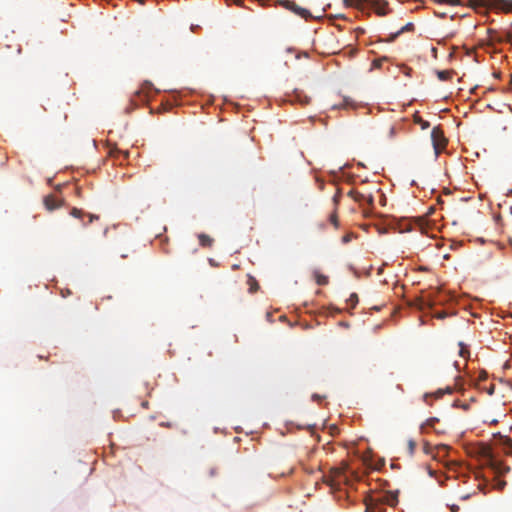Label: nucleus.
Here are the masks:
<instances>
[{
	"mask_svg": "<svg viewBox=\"0 0 512 512\" xmlns=\"http://www.w3.org/2000/svg\"><path fill=\"white\" fill-rule=\"evenodd\" d=\"M436 318L438 319H444L446 317V313L445 312H439L435 315Z\"/></svg>",
	"mask_w": 512,
	"mask_h": 512,
	"instance_id": "nucleus-29",
	"label": "nucleus"
},
{
	"mask_svg": "<svg viewBox=\"0 0 512 512\" xmlns=\"http://www.w3.org/2000/svg\"><path fill=\"white\" fill-rule=\"evenodd\" d=\"M438 451H447L448 447L446 445H439L436 447Z\"/></svg>",
	"mask_w": 512,
	"mask_h": 512,
	"instance_id": "nucleus-31",
	"label": "nucleus"
},
{
	"mask_svg": "<svg viewBox=\"0 0 512 512\" xmlns=\"http://www.w3.org/2000/svg\"><path fill=\"white\" fill-rule=\"evenodd\" d=\"M69 294H71L70 290L65 291V293H64V291H62V295H63L64 297H65L66 295H69Z\"/></svg>",
	"mask_w": 512,
	"mask_h": 512,
	"instance_id": "nucleus-34",
	"label": "nucleus"
},
{
	"mask_svg": "<svg viewBox=\"0 0 512 512\" xmlns=\"http://www.w3.org/2000/svg\"><path fill=\"white\" fill-rule=\"evenodd\" d=\"M142 406H143V407H145V408H147V407H148V402H143V403H142Z\"/></svg>",
	"mask_w": 512,
	"mask_h": 512,
	"instance_id": "nucleus-36",
	"label": "nucleus"
},
{
	"mask_svg": "<svg viewBox=\"0 0 512 512\" xmlns=\"http://www.w3.org/2000/svg\"><path fill=\"white\" fill-rule=\"evenodd\" d=\"M423 450L426 454H429L430 453V446L428 443H425L424 446H423Z\"/></svg>",
	"mask_w": 512,
	"mask_h": 512,
	"instance_id": "nucleus-30",
	"label": "nucleus"
},
{
	"mask_svg": "<svg viewBox=\"0 0 512 512\" xmlns=\"http://www.w3.org/2000/svg\"><path fill=\"white\" fill-rule=\"evenodd\" d=\"M377 506H373L371 504L366 505V512H376Z\"/></svg>",
	"mask_w": 512,
	"mask_h": 512,
	"instance_id": "nucleus-27",
	"label": "nucleus"
},
{
	"mask_svg": "<svg viewBox=\"0 0 512 512\" xmlns=\"http://www.w3.org/2000/svg\"><path fill=\"white\" fill-rule=\"evenodd\" d=\"M313 398H315L316 400L320 399V397L318 395H314Z\"/></svg>",
	"mask_w": 512,
	"mask_h": 512,
	"instance_id": "nucleus-38",
	"label": "nucleus"
},
{
	"mask_svg": "<svg viewBox=\"0 0 512 512\" xmlns=\"http://www.w3.org/2000/svg\"><path fill=\"white\" fill-rule=\"evenodd\" d=\"M308 102H309V101H308V98H307V97H305V101H303V103H308Z\"/></svg>",
	"mask_w": 512,
	"mask_h": 512,
	"instance_id": "nucleus-39",
	"label": "nucleus"
},
{
	"mask_svg": "<svg viewBox=\"0 0 512 512\" xmlns=\"http://www.w3.org/2000/svg\"><path fill=\"white\" fill-rule=\"evenodd\" d=\"M348 196L360 204L364 202H366L369 205L373 204V196L371 194H365L357 190H350L348 192Z\"/></svg>",
	"mask_w": 512,
	"mask_h": 512,
	"instance_id": "nucleus-3",
	"label": "nucleus"
},
{
	"mask_svg": "<svg viewBox=\"0 0 512 512\" xmlns=\"http://www.w3.org/2000/svg\"><path fill=\"white\" fill-rule=\"evenodd\" d=\"M43 203L48 211H53L61 207L63 202L62 200L56 198L54 195L50 194L44 197Z\"/></svg>",
	"mask_w": 512,
	"mask_h": 512,
	"instance_id": "nucleus-5",
	"label": "nucleus"
},
{
	"mask_svg": "<svg viewBox=\"0 0 512 512\" xmlns=\"http://www.w3.org/2000/svg\"><path fill=\"white\" fill-rule=\"evenodd\" d=\"M288 8L306 20L312 18L311 13L307 9L299 7L294 2H289Z\"/></svg>",
	"mask_w": 512,
	"mask_h": 512,
	"instance_id": "nucleus-6",
	"label": "nucleus"
},
{
	"mask_svg": "<svg viewBox=\"0 0 512 512\" xmlns=\"http://www.w3.org/2000/svg\"><path fill=\"white\" fill-rule=\"evenodd\" d=\"M340 198H341V193H340V191L338 190V191L336 192V194L333 196V202H334L335 206H337V205H338V203H339V201H340Z\"/></svg>",
	"mask_w": 512,
	"mask_h": 512,
	"instance_id": "nucleus-25",
	"label": "nucleus"
},
{
	"mask_svg": "<svg viewBox=\"0 0 512 512\" xmlns=\"http://www.w3.org/2000/svg\"><path fill=\"white\" fill-rule=\"evenodd\" d=\"M366 0H343L345 6L354 7L358 10H363Z\"/></svg>",
	"mask_w": 512,
	"mask_h": 512,
	"instance_id": "nucleus-11",
	"label": "nucleus"
},
{
	"mask_svg": "<svg viewBox=\"0 0 512 512\" xmlns=\"http://www.w3.org/2000/svg\"><path fill=\"white\" fill-rule=\"evenodd\" d=\"M450 510H451L452 512H457V511H459V506L454 505V504H453V505H450Z\"/></svg>",
	"mask_w": 512,
	"mask_h": 512,
	"instance_id": "nucleus-32",
	"label": "nucleus"
},
{
	"mask_svg": "<svg viewBox=\"0 0 512 512\" xmlns=\"http://www.w3.org/2000/svg\"><path fill=\"white\" fill-rule=\"evenodd\" d=\"M470 4L472 5H484L483 0H470Z\"/></svg>",
	"mask_w": 512,
	"mask_h": 512,
	"instance_id": "nucleus-28",
	"label": "nucleus"
},
{
	"mask_svg": "<svg viewBox=\"0 0 512 512\" xmlns=\"http://www.w3.org/2000/svg\"><path fill=\"white\" fill-rule=\"evenodd\" d=\"M491 4L497 6L504 12H512V0H491Z\"/></svg>",
	"mask_w": 512,
	"mask_h": 512,
	"instance_id": "nucleus-8",
	"label": "nucleus"
},
{
	"mask_svg": "<svg viewBox=\"0 0 512 512\" xmlns=\"http://www.w3.org/2000/svg\"><path fill=\"white\" fill-rule=\"evenodd\" d=\"M453 75H454L453 70L437 71V77L440 81H448V80L452 79Z\"/></svg>",
	"mask_w": 512,
	"mask_h": 512,
	"instance_id": "nucleus-12",
	"label": "nucleus"
},
{
	"mask_svg": "<svg viewBox=\"0 0 512 512\" xmlns=\"http://www.w3.org/2000/svg\"><path fill=\"white\" fill-rule=\"evenodd\" d=\"M198 240H199V244L202 247H211L214 243L213 238H211L209 235L204 234V233L198 234Z\"/></svg>",
	"mask_w": 512,
	"mask_h": 512,
	"instance_id": "nucleus-10",
	"label": "nucleus"
},
{
	"mask_svg": "<svg viewBox=\"0 0 512 512\" xmlns=\"http://www.w3.org/2000/svg\"><path fill=\"white\" fill-rule=\"evenodd\" d=\"M350 238H351V236H350V235H345V236L343 237V242H344V243L349 242V241H350Z\"/></svg>",
	"mask_w": 512,
	"mask_h": 512,
	"instance_id": "nucleus-33",
	"label": "nucleus"
},
{
	"mask_svg": "<svg viewBox=\"0 0 512 512\" xmlns=\"http://www.w3.org/2000/svg\"><path fill=\"white\" fill-rule=\"evenodd\" d=\"M329 221L331 224L334 225L335 228H338L339 226V223H338V216H337V213H336V209L334 210V212L330 215L329 217Z\"/></svg>",
	"mask_w": 512,
	"mask_h": 512,
	"instance_id": "nucleus-18",
	"label": "nucleus"
},
{
	"mask_svg": "<svg viewBox=\"0 0 512 512\" xmlns=\"http://www.w3.org/2000/svg\"><path fill=\"white\" fill-rule=\"evenodd\" d=\"M491 468L497 475H504L510 471V467L499 461H493Z\"/></svg>",
	"mask_w": 512,
	"mask_h": 512,
	"instance_id": "nucleus-9",
	"label": "nucleus"
},
{
	"mask_svg": "<svg viewBox=\"0 0 512 512\" xmlns=\"http://www.w3.org/2000/svg\"><path fill=\"white\" fill-rule=\"evenodd\" d=\"M416 449V442L412 439L408 441V453L410 456H413Z\"/></svg>",
	"mask_w": 512,
	"mask_h": 512,
	"instance_id": "nucleus-19",
	"label": "nucleus"
},
{
	"mask_svg": "<svg viewBox=\"0 0 512 512\" xmlns=\"http://www.w3.org/2000/svg\"><path fill=\"white\" fill-rule=\"evenodd\" d=\"M395 133H396L395 127L394 126L389 127V129H388V136L390 138H393L395 136Z\"/></svg>",
	"mask_w": 512,
	"mask_h": 512,
	"instance_id": "nucleus-26",
	"label": "nucleus"
},
{
	"mask_svg": "<svg viewBox=\"0 0 512 512\" xmlns=\"http://www.w3.org/2000/svg\"><path fill=\"white\" fill-rule=\"evenodd\" d=\"M70 215L74 218L83 220L85 216H88L89 220L88 222H83V226L86 227L88 224L92 223L94 220H98L99 217L94 214H86L82 209L79 208H72L70 211Z\"/></svg>",
	"mask_w": 512,
	"mask_h": 512,
	"instance_id": "nucleus-4",
	"label": "nucleus"
},
{
	"mask_svg": "<svg viewBox=\"0 0 512 512\" xmlns=\"http://www.w3.org/2000/svg\"><path fill=\"white\" fill-rule=\"evenodd\" d=\"M496 221H499L501 219V214H498L496 217H495Z\"/></svg>",
	"mask_w": 512,
	"mask_h": 512,
	"instance_id": "nucleus-35",
	"label": "nucleus"
},
{
	"mask_svg": "<svg viewBox=\"0 0 512 512\" xmlns=\"http://www.w3.org/2000/svg\"><path fill=\"white\" fill-rule=\"evenodd\" d=\"M398 502L397 495H391L387 498V503L390 506H395Z\"/></svg>",
	"mask_w": 512,
	"mask_h": 512,
	"instance_id": "nucleus-22",
	"label": "nucleus"
},
{
	"mask_svg": "<svg viewBox=\"0 0 512 512\" xmlns=\"http://www.w3.org/2000/svg\"><path fill=\"white\" fill-rule=\"evenodd\" d=\"M502 445L507 448V453H512V439L509 437H501Z\"/></svg>",
	"mask_w": 512,
	"mask_h": 512,
	"instance_id": "nucleus-15",
	"label": "nucleus"
},
{
	"mask_svg": "<svg viewBox=\"0 0 512 512\" xmlns=\"http://www.w3.org/2000/svg\"><path fill=\"white\" fill-rule=\"evenodd\" d=\"M435 2L448 5H460L461 0H434Z\"/></svg>",
	"mask_w": 512,
	"mask_h": 512,
	"instance_id": "nucleus-20",
	"label": "nucleus"
},
{
	"mask_svg": "<svg viewBox=\"0 0 512 512\" xmlns=\"http://www.w3.org/2000/svg\"><path fill=\"white\" fill-rule=\"evenodd\" d=\"M509 213L512 215V207H509Z\"/></svg>",
	"mask_w": 512,
	"mask_h": 512,
	"instance_id": "nucleus-40",
	"label": "nucleus"
},
{
	"mask_svg": "<svg viewBox=\"0 0 512 512\" xmlns=\"http://www.w3.org/2000/svg\"><path fill=\"white\" fill-rule=\"evenodd\" d=\"M438 418H429L426 422L421 426V429L424 430L426 427H434L435 423L438 422Z\"/></svg>",
	"mask_w": 512,
	"mask_h": 512,
	"instance_id": "nucleus-17",
	"label": "nucleus"
},
{
	"mask_svg": "<svg viewBox=\"0 0 512 512\" xmlns=\"http://www.w3.org/2000/svg\"><path fill=\"white\" fill-rule=\"evenodd\" d=\"M415 121H416L418 124H420V125H421V128H422V129H426V128H428V127H429V122H428V121H425V120H423V119H421V118H417Z\"/></svg>",
	"mask_w": 512,
	"mask_h": 512,
	"instance_id": "nucleus-23",
	"label": "nucleus"
},
{
	"mask_svg": "<svg viewBox=\"0 0 512 512\" xmlns=\"http://www.w3.org/2000/svg\"><path fill=\"white\" fill-rule=\"evenodd\" d=\"M365 5L373 8L375 13L379 16H385L390 12L388 2L385 0H366Z\"/></svg>",
	"mask_w": 512,
	"mask_h": 512,
	"instance_id": "nucleus-2",
	"label": "nucleus"
},
{
	"mask_svg": "<svg viewBox=\"0 0 512 512\" xmlns=\"http://www.w3.org/2000/svg\"><path fill=\"white\" fill-rule=\"evenodd\" d=\"M108 155L110 157H113V158H119L120 155L123 156V159H127L128 156H129V152L128 151H122L120 150L115 144L111 145L109 144L108 145Z\"/></svg>",
	"mask_w": 512,
	"mask_h": 512,
	"instance_id": "nucleus-7",
	"label": "nucleus"
},
{
	"mask_svg": "<svg viewBox=\"0 0 512 512\" xmlns=\"http://www.w3.org/2000/svg\"><path fill=\"white\" fill-rule=\"evenodd\" d=\"M314 278L318 285L324 286L329 283L328 276L321 274L319 271L314 272Z\"/></svg>",
	"mask_w": 512,
	"mask_h": 512,
	"instance_id": "nucleus-13",
	"label": "nucleus"
},
{
	"mask_svg": "<svg viewBox=\"0 0 512 512\" xmlns=\"http://www.w3.org/2000/svg\"><path fill=\"white\" fill-rule=\"evenodd\" d=\"M414 29V25L412 23H407L404 27L401 28V30L398 32V34L403 33L405 31H410Z\"/></svg>",
	"mask_w": 512,
	"mask_h": 512,
	"instance_id": "nucleus-24",
	"label": "nucleus"
},
{
	"mask_svg": "<svg viewBox=\"0 0 512 512\" xmlns=\"http://www.w3.org/2000/svg\"><path fill=\"white\" fill-rule=\"evenodd\" d=\"M459 356H461L462 358L466 359L469 357L470 355V352L467 348V346L463 343V342H459Z\"/></svg>",
	"mask_w": 512,
	"mask_h": 512,
	"instance_id": "nucleus-14",
	"label": "nucleus"
},
{
	"mask_svg": "<svg viewBox=\"0 0 512 512\" xmlns=\"http://www.w3.org/2000/svg\"><path fill=\"white\" fill-rule=\"evenodd\" d=\"M348 301L351 303V307H355V305L358 303V296L356 293H352L348 299Z\"/></svg>",
	"mask_w": 512,
	"mask_h": 512,
	"instance_id": "nucleus-21",
	"label": "nucleus"
},
{
	"mask_svg": "<svg viewBox=\"0 0 512 512\" xmlns=\"http://www.w3.org/2000/svg\"><path fill=\"white\" fill-rule=\"evenodd\" d=\"M374 65H375V66H377V67H379V66H380V62H378V61H374Z\"/></svg>",
	"mask_w": 512,
	"mask_h": 512,
	"instance_id": "nucleus-37",
	"label": "nucleus"
},
{
	"mask_svg": "<svg viewBox=\"0 0 512 512\" xmlns=\"http://www.w3.org/2000/svg\"><path fill=\"white\" fill-rule=\"evenodd\" d=\"M248 283L250 285L249 290L251 293H254L259 289V285L253 277H251V276L249 277Z\"/></svg>",
	"mask_w": 512,
	"mask_h": 512,
	"instance_id": "nucleus-16",
	"label": "nucleus"
},
{
	"mask_svg": "<svg viewBox=\"0 0 512 512\" xmlns=\"http://www.w3.org/2000/svg\"><path fill=\"white\" fill-rule=\"evenodd\" d=\"M431 140L436 155H439L447 145V139L444 136L442 129L436 126L431 131Z\"/></svg>",
	"mask_w": 512,
	"mask_h": 512,
	"instance_id": "nucleus-1",
	"label": "nucleus"
}]
</instances>
